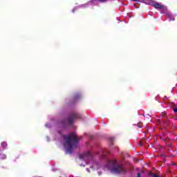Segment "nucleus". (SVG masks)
<instances>
[{
  "instance_id": "nucleus-5",
  "label": "nucleus",
  "mask_w": 177,
  "mask_h": 177,
  "mask_svg": "<svg viewBox=\"0 0 177 177\" xmlns=\"http://www.w3.org/2000/svg\"><path fill=\"white\" fill-rule=\"evenodd\" d=\"M97 1H98V2H106L107 0H97ZM93 2H95V0H91V1H89L86 4L80 6L79 8H88V6H89V5H92Z\"/></svg>"
},
{
  "instance_id": "nucleus-4",
  "label": "nucleus",
  "mask_w": 177,
  "mask_h": 177,
  "mask_svg": "<svg viewBox=\"0 0 177 177\" xmlns=\"http://www.w3.org/2000/svg\"><path fill=\"white\" fill-rule=\"evenodd\" d=\"M92 158V153L91 151H88L87 152L83 153L80 155V159L84 161H86V160H91Z\"/></svg>"
},
{
  "instance_id": "nucleus-9",
  "label": "nucleus",
  "mask_w": 177,
  "mask_h": 177,
  "mask_svg": "<svg viewBox=\"0 0 177 177\" xmlns=\"http://www.w3.org/2000/svg\"><path fill=\"white\" fill-rule=\"evenodd\" d=\"M146 175L145 174V171H142L141 172L138 174L137 177H145Z\"/></svg>"
},
{
  "instance_id": "nucleus-11",
  "label": "nucleus",
  "mask_w": 177,
  "mask_h": 177,
  "mask_svg": "<svg viewBox=\"0 0 177 177\" xmlns=\"http://www.w3.org/2000/svg\"><path fill=\"white\" fill-rule=\"evenodd\" d=\"M1 158H2V160H5V158H6V156L5 154L2 153L1 155Z\"/></svg>"
},
{
  "instance_id": "nucleus-10",
  "label": "nucleus",
  "mask_w": 177,
  "mask_h": 177,
  "mask_svg": "<svg viewBox=\"0 0 177 177\" xmlns=\"http://www.w3.org/2000/svg\"><path fill=\"white\" fill-rule=\"evenodd\" d=\"M1 145L3 149H6V147H8V142H2Z\"/></svg>"
},
{
  "instance_id": "nucleus-17",
  "label": "nucleus",
  "mask_w": 177,
  "mask_h": 177,
  "mask_svg": "<svg viewBox=\"0 0 177 177\" xmlns=\"http://www.w3.org/2000/svg\"><path fill=\"white\" fill-rule=\"evenodd\" d=\"M47 140H49V137H47Z\"/></svg>"
},
{
  "instance_id": "nucleus-16",
  "label": "nucleus",
  "mask_w": 177,
  "mask_h": 177,
  "mask_svg": "<svg viewBox=\"0 0 177 177\" xmlns=\"http://www.w3.org/2000/svg\"><path fill=\"white\" fill-rule=\"evenodd\" d=\"M75 10V8H73V10H72V12H74Z\"/></svg>"
},
{
  "instance_id": "nucleus-3",
  "label": "nucleus",
  "mask_w": 177,
  "mask_h": 177,
  "mask_svg": "<svg viewBox=\"0 0 177 177\" xmlns=\"http://www.w3.org/2000/svg\"><path fill=\"white\" fill-rule=\"evenodd\" d=\"M135 2H142V3H145L146 5H151L155 8V9H158L161 10V13H164L162 10H167V7L162 6L161 3L154 1V0H133Z\"/></svg>"
},
{
  "instance_id": "nucleus-13",
  "label": "nucleus",
  "mask_w": 177,
  "mask_h": 177,
  "mask_svg": "<svg viewBox=\"0 0 177 177\" xmlns=\"http://www.w3.org/2000/svg\"><path fill=\"white\" fill-rule=\"evenodd\" d=\"M174 113H177V106L174 108Z\"/></svg>"
},
{
  "instance_id": "nucleus-14",
  "label": "nucleus",
  "mask_w": 177,
  "mask_h": 177,
  "mask_svg": "<svg viewBox=\"0 0 177 177\" xmlns=\"http://www.w3.org/2000/svg\"><path fill=\"white\" fill-rule=\"evenodd\" d=\"M138 125L139 128H142V124L141 123H138Z\"/></svg>"
},
{
  "instance_id": "nucleus-15",
  "label": "nucleus",
  "mask_w": 177,
  "mask_h": 177,
  "mask_svg": "<svg viewBox=\"0 0 177 177\" xmlns=\"http://www.w3.org/2000/svg\"><path fill=\"white\" fill-rule=\"evenodd\" d=\"M86 171H87V172H91V171H89V169H86Z\"/></svg>"
},
{
  "instance_id": "nucleus-12",
  "label": "nucleus",
  "mask_w": 177,
  "mask_h": 177,
  "mask_svg": "<svg viewBox=\"0 0 177 177\" xmlns=\"http://www.w3.org/2000/svg\"><path fill=\"white\" fill-rule=\"evenodd\" d=\"M46 127L50 128V124H49V123L46 124Z\"/></svg>"
},
{
  "instance_id": "nucleus-1",
  "label": "nucleus",
  "mask_w": 177,
  "mask_h": 177,
  "mask_svg": "<svg viewBox=\"0 0 177 177\" xmlns=\"http://www.w3.org/2000/svg\"><path fill=\"white\" fill-rule=\"evenodd\" d=\"M64 149L66 154H71L73 150L78 146V136L75 133L64 136Z\"/></svg>"
},
{
  "instance_id": "nucleus-8",
  "label": "nucleus",
  "mask_w": 177,
  "mask_h": 177,
  "mask_svg": "<svg viewBox=\"0 0 177 177\" xmlns=\"http://www.w3.org/2000/svg\"><path fill=\"white\" fill-rule=\"evenodd\" d=\"M167 17H168L169 21L175 20V17H174V15L169 12L167 13Z\"/></svg>"
},
{
  "instance_id": "nucleus-2",
  "label": "nucleus",
  "mask_w": 177,
  "mask_h": 177,
  "mask_svg": "<svg viewBox=\"0 0 177 177\" xmlns=\"http://www.w3.org/2000/svg\"><path fill=\"white\" fill-rule=\"evenodd\" d=\"M107 168L112 174H124L126 172L122 165L120 164V162H117L115 160H109Z\"/></svg>"
},
{
  "instance_id": "nucleus-6",
  "label": "nucleus",
  "mask_w": 177,
  "mask_h": 177,
  "mask_svg": "<svg viewBox=\"0 0 177 177\" xmlns=\"http://www.w3.org/2000/svg\"><path fill=\"white\" fill-rule=\"evenodd\" d=\"M99 168H100V165L96 162H93L90 165L91 171H95V169H99Z\"/></svg>"
},
{
  "instance_id": "nucleus-7",
  "label": "nucleus",
  "mask_w": 177,
  "mask_h": 177,
  "mask_svg": "<svg viewBox=\"0 0 177 177\" xmlns=\"http://www.w3.org/2000/svg\"><path fill=\"white\" fill-rule=\"evenodd\" d=\"M75 118H80V116L78 115V113H73L71 115L70 119H69V124H73V121Z\"/></svg>"
}]
</instances>
